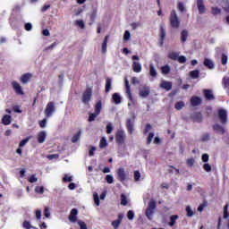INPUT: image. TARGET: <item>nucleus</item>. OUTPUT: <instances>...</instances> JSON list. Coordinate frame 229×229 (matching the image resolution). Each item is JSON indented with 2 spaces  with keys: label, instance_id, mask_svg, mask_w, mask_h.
<instances>
[{
  "label": "nucleus",
  "instance_id": "obj_1",
  "mask_svg": "<svg viewBox=\"0 0 229 229\" xmlns=\"http://www.w3.org/2000/svg\"><path fill=\"white\" fill-rule=\"evenodd\" d=\"M169 21L172 28H174L175 30H178V28H180V19L178 18L176 11L173 10L171 12Z\"/></svg>",
  "mask_w": 229,
  "mask_h": 229
},
{
  "label": "nucleus",
  "instance_id": "obj_2",
  "mask_svg": "<svg viewBox=\"0 0 229 229\" xmlns=\"http://www.w3.org/2000/svg\"><path fill=\"white\" fill-rule=\"evenodd\" d=\"M117 180L121 182H126L130 176V173L124 169V167H120L116 170Z\"/></svg>",
  "mask_w": 229,
  "mask_h": 229
},
{
  "label": "nucleus",
  "instance_id": "obj_3",
  "mask_svg": "<svg viewBox=\"0 0 229 229\" xmlns=\"http://www.w3.org/2000/svg\"><path fill=\"white\" fill-rule=\"evenodd\" d=\"M55 102H48L45 109L46 117H52L53 113L55 112Z\"/></svg>",
  "mask_w": 229,
  "mask_h": 229
},
{
  "label": "nucleus",
  "instance_id": "obj_4",
  "mask_svg": "<svg viewBox=\"0 0 229 229\" xmlns=\"http://www.w3.org/2000/svg\"><path fill=\"white\" fill-rule=\"evenodd\" d=\"M151 92V88L149 86H143L140 88V98H148Z\"/></svg>",
  "mask_w": 229,
  "mask_h": 229
},
{
  "label": "nucleus",
  "instance_id": "obj_5",
  "mask_svg": "<svg viewBox=\"0 0 229 229\" xmlns=\"http://www.w3.org/2000/svg\"><path fill=\"white\" fill-rule=\"evenodd\" d=\"M115 139L118 144H124V140H126V135L124 134V131H118L116 132Z\"/></svg>",
  "mask_w": 229,
  "mask_h": 229
},
{
  "label": "nucleus",
  "instance_id": "obj_6",
  "mask_svg": "<svg viewBox=\"0 0 229 229\" xmlns=\"http://www.w3.org/2000/svg\"><path fill=\"white\" fill-rule=\"evenodd\" d=\"M218 118L220 119V122L222 124H226L227 121V113L225 109L218 110Z\"/></svg>",
  "mask_w": 229,
  "mask_h": 229
},
{
  "label": "nucleus",
  "instance_id": "obj_7",
  "mask_svg": "<svg viewBox=\"0 0 229 229\" xmlns=\"http://www.w3.org/2000/svg\"><path fill=\"white\" fill-rule=\"evenodd\" d=\"M160 89H163L164 90H172L173 89V82L167 81H161L159 84Z\"/></svg>",
  "mask_w": 229,
  "mask_h": 229
},
{
  "label": "nucleus",
  "instance_id": "obj_8",
  "mask_svg": "<svg viewBox=\"0 0 229 229\" xmlns=\"http://www.w3.org/2000/svg\"><path fill=\"white\" fill-rule=\"evenodd\" d=\"M124 218V214L121 213L118 215V219L112 222V226L114 229H118L121 226V223H123V219Z\"/></svg>",
  "mask_w": 229,
  "mask_h": 229
},
{
  "label": "nucleus",
  "instance_id": "obj_9",
  "mask_svg": "<svg viewBox=\"0 0 229 229\" xmlns=\"http://www.w3.org/2000/svg\"><path fill=\"white\" fill-rule=\"evenodd\" d=\"M90 98H92V89L88 88L82 96V101L84 103H89Z\"/></svg>",
  "mask_w": 229,
  "mask_h": 229
},
{
  "label": "nucleus",
  "instance_id": "obj_10",
  "mask_svg": "<svg viewBox=\"0 0 229 229\" xmlns=\"http://www.w3.org/2000/svg\"><path fill=\"white\" fill-rule=\"evenodd\" d=\"M12 85L16 94H19L20 96H24V91H22V87H21V84H19L17 81H13Z\"/></svg>",
  "mask_w": 229,
  "mask_h": 229
},
{
  "label": "nucleus",
  "instance_id": "obj_11",
  "mask_svg": "<svg viewBox=\"0 0 229 229\" xmlns=\"http://www.w3.org/2000/svg\"><path fill=\"white\" fill-rule=\"evenodd\" d=\"M77 216H78V209L72 208L71 210L70 216H68V219L69 221H71V223H76Z\"/></svg>",
  "mask_w": 229,
  "mask_h": 229
},
{
  "label": "nucleus",
  "instance_id": "obj_12",
  "mask_svg": "<svg viewBox=\"0 0 229 229\" xmlns=\"http://www.w3.org/2000/svg\"><path fill=\"white\" fill-rule=\"evenodd\" d=\"M197 7L199 10V13L200 15L205 13L206 8H205V4H203V0H197Z\"/></svg>",
  "mask_w": 229,
  "mask_h": 229
},
{
  "label": "nucleus",
  "instance_id": "obj_13",
  "mask_svg": "<svg viewBox=\"0 0 229 229\" xmlns=\"http://www.w3.org/2000/svg\"><path fill=\"white\" fill-rule=\"evenodd\" d=\"M47 133L46 132V131H41L38 134V142L39 144H44V142H46V137H47Z\"/></svg>",
  "mask_w": 229,
  "mask_h": 229
},
{
  "label": "nucleus",
  "instance_id": "obj_14",
  "mask_svg": "<svg viewBox=\"0 0 229 229\" xmlns=\"http://www.w3.org/2000/svg\"><path fill=\"white\" fill-rule=\"evenodd\" d=\"M125 92L131 101H133V97H131V90L130 89V81L125 78Z\"/></svg>",
  "mask_w": 229,
  "mask_h": 229
},
{
  "label": "nucleus",
  "instance_id": "obj_15",
  "mask_svg": "<svg viewBox=\"0 0 229 229\" xmlns=\"http://www.w3.org/2000/svg\"><path fill=\"white\" fill-rule=\"evenodd\" d=\"M2 123L4 126L12 124V116L10 114H5L2 118Z\"/></svg>",
  "mask_w": 229,
  "mask_h": 229
},
{
  "label": "nucleus",
  "instance_id": "obj_16",
  "mask_svg": "<svg viewBox=\"0 0 229 229\" xmlns=\"http://www.w3.org/2000/svg\"><path fill=\"white\" fill-rule=\"evenodd\" d=\"M132 70L134 72H140L142 71V65L140 63L134 61L132 63Z\"/></svg>",
  "mask_w": 229,
  "mask_h": 229
},
{
  "label": "nucleus",
  "instance_id": "obj_17",
  "mask_svg": "<svg viewBox=\"0 0 229 229\" xmlns=\"http://www.w3.org/2000/svg\"><path fill=\"white\" fill-rule=\"evenodd\" d=\"M191 103L192 106H198L199 105H201V98L199 97H192Z\"/></svg>",
  "mask_w": 229,
  "mask_h": 229
},
{
  "label": "nucleus",
  "instance_id": "obj_18",
  "mask_svg": "<svg viewBox=\"0 0 229 229\" xmlns=\"http://www.w3.org/2000/svg\"><path fill=\"white\" fill-rule=\"evenodd\" d=\"M213 130H214V131H216V133H219L220 135H223V133H225V128H223L219 124H215L213 126Z\"/></svg>",
  "mask_w": 229,
  "mask_h": 229
},
{
  "label": "nucleus",
  "instance_id": "obj_19",
  "mask_svg": "<svg viewBox=\"0 0 229 229\" xmlns=\"http://www.w3.org/2000/svg\"><path fill=\"white\" fill-rule=\"evenodd\" d=\"M106 46H108V36H106L102 43L101 52L103 55L106 53Z\"/></svg>",
  "mask_w": 229,
  "mask_h": 229
},
{
  "label": "nucleus",
  "instance_id": "obj_20",
  "mask_svg": "<svg viewBox=\"0 0 229 229\" xmlns=\"http://www.w3.org/2000/svg\"><path fill=\"white\" fill-rule=\"evenodd\" d=\"M178 215H173L170 216V222H169V226H174L176 225V221H178Z\"/></svg>",
  "mask_w": 229,
  "mask_h": 229
},
{
  "label": "nucleus",
  "instance_id": "obj_21",
  "mask_svg": "<svg viewBox=\"0 0 229 229\" xmlns=\"http://www.w3.org/2000/svg\"><path fill=\"white\" fill-rule=\"evenodd\" d=\"M204 65L205 67H208V69H214V62L210 59H205L204 60Z\"/></svg>",
  "mask_w": 229,
  "mask_h": 229
},
{
  "label": "nucleus",
  "instance_id": "obj_22",
  "mask_svg": "<svg viewBox=\"0 0 229 229\" xmlns=\"http://www.w3.org/2000/svg\"><path fill=\"white\" fill-rule=\"evenodd\" d=\"M157 70L155 69V65L153 64H149V75L152 78H157Z\"/></svg>",
  "mask_w": 229,
  "mask_h": 229
},
{
  "label": "nucleus",
  "instance_id": "obj_23",
  "mask_svg": "<svg viewBox=\"0 0 229 229\" xmlns=\"http://www.w3.org/2000/svg\"><path fill=\"white\" fill-rule=\"evenodd\" d=\"M112 99H113V101L114 102L115 105H120V103H121V95H119V93H114V94H113Z\"/></svg>",
  "mask_w": 229,
  "mask_h": 229
},
{
  "label": "nucleus",
  "instance_id": "obj_24",
  "mask_svg": "<svg viewBox=\"0 0 229 229\" xmlns=\"http://www.w3.org/2000/svg\"><path fill=\"white\" fill-rule=\"evenodd\" d=\"M21 83H27L31 80V74L30 73H25L24 75L21 76Z\"/></svg>",
  "mask_w": 229,
  "mask_h": 229
},
{
  "label": "nucleus",
  "instance_id": "obj_25",
  "mask_svg": "<svg viewBox=\"0 0 229 229\" xmlns=\"http://www.w3.org/2000/svg\"><path fill=\"white\" fill-rule=\"evenodd\" d=\"M187 37H189V31H187L185 30H182L181 32V40H182V43L187 42Z\"/></svg>",
  "mask_w": 229,
  "mask_h": 229
},
{
  "label": "nucleus",
  "instance_id": "obj_26",
  "mask_svg": "<svg viewBox=\"0 0 229 229\" xmlns=\"http://www.w3.org/2000/svg\"><path fill=\"white\" fill-rule=\"evenodd\" d=\"M179 56H180V54L177 52H170L168 54V58H170L171 60L176 61V60H178Z\"/></svg>",
  "mask_w": 229,
  "mask_h": 229
},
{
  "label": "nucleus",
  "instance_id": "obj_27",
  "mask_svg": "<svg viewBox=\"0 0 229 229\" xmlns=\"http://www.w3.org/2000/svg\"><path fill=\"white\" fill-rule=\"evenodd\" d=\"M204 96L206 98H208L209 101L211 99H214V94H212L211 90L206 89L204 90Z\"/></svg>",
  "mask_w": 229,
  "mask_h": 229
},
{
  "label": "nucleus",
  "instance_id": "obj_28",
  "mask_svg": "<svg viewBox=\"0 0 229 229\" xmlns=\"http://www.w3.org/2000/svg\"><path fill=\"white\" fill-rule=\"evenodd\" d=\"M170 72H171V67L169 66V64H166L161 67L162 74H169Z\"/></svg>",
  "mask_w": 229,
  "mask_h": 229
},
{
  "label": "nucleus",
  "instance_id": "obj_29",
  "mask_svg": "<svg viewBox=\"0 0 229 229\" xmlns=\"http://www.w3.org/2000/svg\"><path fill=\"white\" fill-rule=\"evenodd\" d=\"M75 26H78V28H81V30L85 29V21L82 20H77L74 21Z\"/></svg>",
  "mask_w": 229,
  "mask_h": 229
},
{
  "label": "nucleus",
  "instance_id": "obj_30",
  "mask_svg": "<svg viewBox=\"0 0 229 229\" xmlns=\"http://www.w3.org/2000/svg\"><path fill=\"white\" fill-rule=\"evenodd\" d=\"M112 89V79H106V92H110Z\"/></svg>",
  "mask_w": 229,
  "mask_h": 229
},
{
  "label": "nucleus",
  "instance_id": "obj_31",
  "mask_svg": "<svg viewBox=\"0 0 229 229\" xmlns=\"http://www.w3.org/2000/svg\"><path fill=\"white\" fill-rule=\"evenodd\" d=\"M101 108H102L101 101H98L95 106V114H98L99 115V114H101Z\"/></svg>",
  "mask_w": 229,
  "mask_h": 229
},
{
  "label": "nucleus",
  "instance_id": "obj_32",
  "mask_svg": "<svg viewBox=\"0 0 229 229\" xmlns=\"http://www.w3.org/2000/svg\"><path fill=\"white\" fill-rule=\"evenodd\" d=\"M153 214H154L153 209L148 208L147 210H146V216H147L148 219L152 220L153 219Z\"/></svg>",
  "mask_w": 229,
  "mask_h": 229
},
{
  "label": "nucleus",
  "instance_id": "obj_33",
  "mask_svg": "<svg viewBox=\"0 0 229 229\" xmlns=\"http://www.w3.org/2000/svg\"><path fill=\"white\" fill-rule=\"evenodd\" d=\"M190 76L191 78H193V80L199 78V71L195 70V71L190 72Z\"/></svg>",
  "mask_w": 229,
  "mask_h": 229
},
{
  "label": "nucleus",
  "instance_id": "obj_34",
  "mask_svg": "<svg viewBox=\"0 0 229 229\" xmlns=\"http://www.w3.org/2000/svg\"><path fill=\"white\" fill-rule=\"evenodd\" d=\"M127 128H128V131L130 133H133V121L128 120V122H127Z\"/></svg>",
  "mask_w": 229,
  "mask_h": 229
},
{
  "label": "nucleus",
  "instance_id": "obj_35",
  "mask_svg": "<svg viewBox=\"0 0 229 229\" xmlns=\"http://www.w3.org/2000/svg\"><path fill=\"white\" fill-rule=\"evenodd\" d=\"M174 106H175L176 110H182V108H183V106H185V102L179 101V102L175 103Z\"/></svg>",
  "mask_w": 229,
  "mask_h": 229
},
{
  "label": "nucleus",
  "instance_id": "obj_36",
  "mask_svg": "<svg viewBox=\"0 0 229 229\" xmlns=\"http://www.w3.org/2000/svg\"><path fill=\"white\" fill-rule=\"evenodd\" d=\"M121 205H123V207H126V205H128V199L124 194H122L121 196Z\"/></svg>",
  "mask_w": 229,
  "mask_h": 229
},
{
  "label": "nucleus",
  "instance_id": "obj_37",
  "mask_svg": "<svg viewBox=\"0 0 229 229\" xmlns=\"http://www.w3.org/2000/svg\"><path fill=\"white\" fill-rule=\"evenodd\" d=\"M108 146V143L106 142V138L103 137L100 140L99 148H106Z\"/></svg>",
  "mask_w": 229,
  "mask_h": 229
},
{
  "label": "nucleus",
  "instance_id": "obj_38",
  "mask_svg": "<svg viewBox=\"0 0 229 229\" xmlns=\"http://www.w3.org/2000/svg\"><path fill=\"white\" fill-rule=\"evenodd\" d=\"M81 137V132H77L72 138V142L76 143L80 140V138Z\"/></svg>",
  "mask_w": 229,
  "mask_h": 229
},
{
  "label": "nucleus",
  "instance_id": "obj_39",
  "mask_svg": "<svg viewBox=\"0 0 229 229\" xmlns=\"http://www.w3.org/2000/svg\"><path fill=\"white\" fill-rule=\"evenodd\" d=\"M93 199H94V203L95 205H97V207H99L100 203H99V195H98V193H94L93 194Z\"/></svg>",
  "mask_w": 229,
  "mask_h": 229
},
{
  "label": "nucleus",
  "instance_id": "obj_40",
  "mask_svg": "<svg viewBox=\"0 0 229 229\" xmlns=\"http://www.w3.org/2000/svg\"><path fill=\"white\" fill-rule=\"evenodd\" d=\"M203 169L206 171V173H210V171H212V165H210L208 163H205L203 165Z\"/></svg>",
  "mask_w": 229,
  "mask_h": 229
},
{
  "label": "nucleus",
  "instance_id": "obj_41",
  "mask_svg": "<svg viewBox=\"0 0 229 229\" xmlns=\"http://www.w3.org/2000/svg\"><path fill=\"white\" fill-rule=\"evenodd\" d=\"M228 207H229L228 204H226V205L224 207V219H228V217H229Z\"/></svg>",
  "mask_w": 229,
  "mask_h": 229
},
{
  "label": "nucleus",
  "instance_id": "obj_42",
  "mask_svg": "<svg viewBox=\"0 0 229 229\" xmlns=\"http://www.w3.org/2000/svg\"><path fill=\"white\" fill-rule=\"evenodd\" d=\"M135 217V213H133L132 210H129L127 213V218L129 221H133V218Z\"/></svg>",
  "mask_w": 229,
  "mask_h": 229
},
{
  "label": "nucleus",
  "instance_id": "obj_43",
  "mask_svg": "<svg viewBox=\"0 0 229 229\" xmlns=\"http://www.w3.org/2000/svg\"><path fill=\"white\" fill-rule=\"evenodd\" d=\"M186 212H187L188 217H192V216H194V211H192V208H191L190 206L186 207Z\"/></svg>",
  "mask_w": 229,
  "mask_h": 229
},
{
  "label": "nucleus",
  "instance_id": "obj_44",
  "mask_svg": "<svg viewBox=\"0 0 229 229\" xmlns=\"http://www.w3.org/2000/svg\"><path fill=\"white\" fill-rule=\"evenodd\" d=\"M113 131H114V126L112 125V123H107L106 125L107 135H110V133H112Z\"/></svg>",
  "mask_w": 229,
  "mask_h": 229
},
{
  "label": "nucleus",
  "instance_id": "obj_45",
  "mask_svg": "<svg viewBox=\"0 0 229 229\" xmlns=\"http://www.w3.org/2000/svg\"><path fill=\"white\" fill-rule=\"evenodd\" d=\"M221 63L222 65H226V64H228V56L226 55H222Z\"/></svg>",
  "mask_w": 229,
  "mask_h": 229
},
{
  "label": "nucleus",
  "instance_id": "obj_46",
  "mask_svg": "<svg viewBox=\"0 0 229 229\" xmlns=\"http://www.w3.org/2000/svg\"><path fill=\"white\" fill-rule=\"evenodd\" d=\"M44 216L45 217L48 218L51 216V211L49 209V207H45V210H44Z\"/></svg>",
  "mask_w": 229,
  "mask_h": 229
},
{
  "label": "nucleus",
  "instance_id": "obj_47",
  "mask_svg": "<svg viewBox=\"0 0 229 229\" xmlns=\"http://www.w3.org/2000/svg\"><path fill=\"white\" fill-rule=\"evenodd\" d=\"M165 30L164 29V27H160V37H161V40H165Z\"/></svg>",
  "mask_w": 229,
  "mask_h": 229
},
{
  "label": "nucleus",
  "instance_id": "obj_48",
  "mask_svg": "<svg viewBox=\"0 0 229 229\" xmlns=\"http://www.w3.org/2000/svg\"><path fill=\"white\" fill-rule=\"evenodd\" d=\"M195 162H196V161L194 160V158H189V159H187V160H186L187 166H188V167H192V165H194Z\"/></svg>",
  "mask_w": 229,
  "mask_h": 229
},
{
  "label": "nucleus",
  "instance_id": "obj_49",
  "mask_svg": "<svg viewBox=\"0 0 229 229\" xmlns=\"http://www.w3.org/2000/svg\"><path fill=\"white\" fill-rule=\"evenodd\" d=\"M106 182L107 183H114V176L112 174H107L106 176Z\"/></svg>",
  "mask_w": 229,
  "mask_h": 229
},
{
  "label": "nucleus",
  "instance_id": "obj_50",
  "mask_svg": "<svg viewBox=\"0 0 229 229\" xmlns=\"http://www.w3.org/2000/svg\"><path fill=\"white\" fill-rule=\"evenodd\" d=\"M59 157L60 156L58 154H52V155H47V158H48V160H55V159H58Z\"/></svg>",
  "mask_w": 229,
  "mask_h": 229
},
{
  "label": "nucleus",
  "instance_id": "obj_51",
  "mask_svg": "<svg viewBox=\"0 0 229 229\" xmlns=\"http://www.w3.org/2000/svg\"><path fill=\"white\" fill-rule=\"evenodd\" d=\"M131 37V34H130V30H126L123 34V40L128 41L130 40Z\"/></svg>",
  "mask_w": 229,
  "mask_h": 229
},
{
  "label": "nucleus",
  "instance_id": "obj_52",
  "mask_svg": "<svg viewBox=\"0 0 229 229\" xmlns=\"http://www.w3.org/2000/svg\"><path fill=\"white\" fill-rule=\"evenodd\" d=\"M156 207H157V202L155 200H150L148 203V208H151L152 210H155Z\"/></svg>",
  "mask_w": 229,
  "mask_h": 229
},
{
  "label": "nucleus",
  "instance_id": "obj_53",
  "mask_svg": "<svg viewBox=\"0 0 229 229\" xmlns=\"http://www.w3.org/2000/svg\"><path fill=\"white\" fill-rule=\"evenodd\" d=\"M77 223H78L81 229H88L87 228V224H85V222L78 220Z\"/></svg>",
  "mask_w": 229,
  "mask_h": 229
},
{
  "label": "nucleus",
  "instance_id": "obj_54",
  "mask_svg": "<svg viewBox=\"0 0 229 229\" xmlns=\"http://www.w3.org/2000/svg\"><path fill=\"white\" fill-rule=\"evenodd\" d=\"M23 228L25 229H31L34 228L33 225L29 221H24L23 222Z\"/></svg>",
  "mask_w": 229,
  "mask_h": 229
},
{
  "label": "nucleus",
  "instance_id": "obj_55",
  "mask_svg": "<svg viewBox=\"0 0 229 229\" xmlns=\"http://www.w3.org/2000/svg\"><path fill=\"white\" fill-rule=\"evenodd\" d=\"M98 114L96 112L93 114H89V123H92V121H95L96 117H98Z\"/></svg>",
  "mask_w": 229,
  "mask_h": 229
},
{
  "label": "nucleus",
  "instance_id": "obj_56",
  "mask_svg": "<svg viewBox=\"0 0 229 229\" xmlns=\"http://www.w3.org/2000/svg\"><path fill=\"white\" fill-rule=\"evenodd\" d=\"M35 191L39 194H44V186H37Z\"/></svg>",
  "mask_w": 229,
  "mask_h": 229
},
{
  "label": "nucleus",
  "instance_id": "obj_57",
  "mask_svg": "<svg viewBox=\"0 0 229 229\" xmlns=\"http://www.w3.org/2000/svg\"><path fill=\"white\" fill-rule=\"evenodd\" d=\"M179 64H185L187 62V57L181 55L177 58Z\"/></svg>",
  "mask_w": 229,
  "mask_h": 229
},
{
  "label": "nucleus",
  "instance_id": "obj_58",
  "mask_svg": "<svg viewBox=\"0 0 229 229\" xmlns=\"http://www.w3.org/2000/svg\"><path fill=\"white\" fill-rule=\"evenodd\" d=\"M29 182H30V183H35V182H38V179H37V176H35V174H32L29 178Z\"/></svg>",
  "mask_w": 229,
  "mask_h": 229
},
{
  "label": "nucleus",
  "instance_id": "obj_59",
  "mask_svg": "<svg viewBox=\"0 0 229 229\" xmlns=\"http://www.w3.org/2000/svg\"><path fill=\"white\" fill-rule=\"evenodd\" d=\"M28 142H30V138L22 140L19 144L20 148H23V146H26V144H28Z\"/></svg>",
  "mask_w": 229,
  "mask_h": 229
},
{
  "label": "nucleus",
  "instance_id": "obj_60",
  "mask_svg": "<svg viewBox=\"0 0 229 229\" xmlns=\"http://www.w3.org/2000/svg\"><path fill=\"white\" fill-rule=\"evenodd\" d=\"M134 180L135 182H139V180H140V172L134 171Z\"/></svg>",
  "mask_w": 229,
  "mask_h": 229
},
{
  "label": "nucleus",
  "instance_id": "obj_61",
  "mask_svg": "<svg viewBox=\"0 0 229 229\" xmlns=\"http://www.w3.org/2000/svg\"><path fill=\"white\" fill-rule=\"evenodd\" d=\"M47 124V119H43L39 122L40 128H46V125Z\"/></svg>",
  "mask_w": 229,
  "mask_h": 229
},
{
  "label": "nucleus",
  "instance_id": "obj_62",
  "mask_svg": "<svg viewBox=\"0 0 229 229\" xmlns=\"http://www.w3.org/2000/svg\"><path fill=\"white\" fill-rule=\"evenodd\" d=\"M177 8L179 10V12H185V6L183 5V4L182 3H178Z\"/></svg>",
  "mask_w": 229,
  "mask_h": 229
},
{
  "label": "nucleus",
  "instance_id": "obj_63",
  "mask_svg": "<svg viewBox=\"0 0 229 229\" xmlns=\"http://www.w3.org/2000/svg\"><path fill=\"white\" fill-rule=\"evenodd\" d=\"M223 81H224V85H225V89H228V87H229V78L225 77L223 79Z\"/></svg>",
  "mask_w": 229,
  "mask_h": 229
},
{
  "label": "nucleus",
  "instance_id": "obj_64",
  "mask_svg": "<svg viewBox=\"0 0 229 229\" xmlns=\"http://www.w3.org/2000/svg\"><path fill=\"white\" fill-rule=\"evenodd\" d=\"M63 180L64 182H72V177L69 174H65Z\"/></svg>",
  "mask_w": 229,
  "mask_h": 229
}]
</instances>
